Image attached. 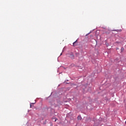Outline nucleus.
<instances>
[{
    "label": "nucleus",
    "instance_id": "nucleus-3",
    "mask_svg": "<svg viewBox=\"0 0 126 126\" xmlns=\"http://www.w3.org/2000/svg\"><path fill=\"white\" fill-rule=\"evenodd\" d=\"M124 51H125V48H124V47H122L121 49V53H123Z\"/></svg>",
    "mask_w": 126,
    "mask_h": 126
},
{
    "label": "nucleus",
    "instance_id": "nucleus-7",
    "mask_svg": "<svg viewBox=\"0 0 126 126\" xmlns=\"http://www.w3.org/2000/svg\"><path fill=\"white\" fill-rule=\"evenodd\" d=\"M76 42H77V40H76L75 42H74L73 43V46H74V44H75V43H76Z\"/></svg>",
    "mask_w": 126,
    "mask_h": 126
},
{
    "label": "nucleus",
    "instance_id": "nucleus-11",
    "mask_svg": "<svg viewBox=\"0 0 126 126\" xmlns=\"http://www.w3.org/2000/svg\"><path fill=\"white\" fill-rule=\"evenodd\" d=\"M62 55H63V53H61V55H60V56H62Z\"/></svg>",
    "mask_w": 126,
    "mask_h": 126
},
{
    "label": "nucleus",
    "instance_id": "nucleus-13",
    "mask_svg": "<svg viewBox=\"0 0 126 126\" xmlns=\"http://www.w3.org/2000/svg\"><path fill=\"white\" fill-rule=\"evenodd\" d=\"M66 84H68V83H66Z\"/></svg>",
    "mask_w": 126,
    "mask_h": 126
},
{
    "label": "nucleus",
    "instance_id": "nucleus-6",
    "mask_svg": "<svg viewBox=\"0 0 126 126\" xmlns=\"http://www.w3.org/2000/svg\"><path fill=\"white\" fill-rule=\"evenodd\" d=\"M95 59H96V58H95V57H92V60H93V61H95Z\"/></svg>",
    "mask_w": 126,
    "mask_h": 126
},
{
    "label": "nucleus",
    "instance_id": "nucleus-5",
    "mask_svg": "<svg viewBox=\"0 0 126 126\" xmlns=\"http://www.w3.org/2000/svg\"><path fill=\"white\" fill-rule=\"evenodd\" d=\"M54 119H55L54 122H57V121H58V118H52V120H54Z\"/></svg>",
    "mask_w": 126,
    "mask_h": 126
},
{
    "label": "nucleus",
    "instance_id": "nucleus-16",
    "mask_svg": "<svg viewBox=\"0 0 126 126\" xmlns=\"http://www.w3.org/2000/svg\"><path fill=\"white\" fill-rule=\"evenodd\" d=\"M50 96H51V95L49 97H50Z\"/></svg>",
    "mask_w": 126,
    "mask_h": 126
},
{
    "label": "nucleus",
    "instance_id": "nucleus-4",
    "mask_svg": "<svg viewBox=\"0 0 126 126\" xmlns=\"http://www.w3.org/2000/svg\"><path fill=\"white\" fill-rule=\"evenodd\" d=\"M35 103H36V102H34V103H30V108H32V105H34V104H35Z\"/></svg>",
    "mask_w": 126,
    "mask_h": 126
},
{
    "label": "nucleus",
    "instance_id": "nucleus-15",
    "mask_svg": "<svg viewBox=\"0 0 126 126\" xmlns=\"http://www.w3.org/2000/svg\"><path fill=\"white\" fill-rule=\"evenodd\" d=\"M64 69H65V68H64Z\"/></svg>",
    "mask_w": 126,
    "mask_h": 126
},
{
    "label": "nucleus",
    "instance_id": "nucleus-12",
    "mask_svg": "<svg viewBox=\"0 0 126 126\" xmlns=\"http://www.w3.org/2000/svg\"><path fill=\"white\" fill-rule=\"evenodd\" d=\"M90 33H91V32H90L88 34H90Z\"/></svg>",
    "mask_w": 126,
    "mask_h": 126
},
{
    "label": "nucleus",
    "instance_id": "nucleus-8",
    "mask_svg": "<svg viewBox=\"0 0 126 126\" xmlns=\"http://www.w3.org/2000/svg\"><path fill=\"white\" fill-rule=\"evenodd\" d=\"M116 50H120V48L119 47L116 48Z\"/></svg>",
    "mask_w": 126,
    "mask_h": 126
},
{
    "label": "nucleus",
    "instance_id": "nucleus-1",
    "mask_svg": "<svg viewBox=\"0 0 126 126\" xmlns=\"http://www.w3.org/2000/svg\"><path fill=\"white\" fill-rule=\"evenodd\" d=\"M82 118L81 117V116L80 115H79L78 117H77V120H78V121H81Z\"/></svg>",
    "mask_w": 126,
    "mask_h": 126
},
{
    "label": "nucleus",
    "instance_id": "nucleus-9",
    "mask_svg": "<svg viewBox=\"0 0 126 126\" xmlns=\"http://www.w3.org/2000/svg\"><path fill=\"white\" fill-rule=\"evenodd\" d=\"M65 81H68V80H65V81H64V82H65Z\"/></svg>",
    "mask_w": 126,
    "mask_h": 126
},
{
    "label": "nucleus",
    "instance_id": "nucleus-14",
    "mask_svg": "<svg viewBox=\"0 0 126 126\" xmlns=\"http://www.w3.org/2000/svg\"><path fill=\"white\" fill-rule=\"evenodd\" d=\"M125 124H126V122H125Z\"/></svg>",
    "mask_w": 126,
    "mask_h": 126
},
{
    "label": "nucleus",
    "instance_id": "nucleus-10",
    "mask_svg": "<svg viewBox=\"0 0 126 126\" xmlns=\"http://www.w3.org/2000/svg\"><path fill=\"white\" fill-rule=\"evenodd\" d=\"M113 31H117V30H113Z\"/></svg>",
    "mask_w": 126,
    "mask_h": 126
},
{
    "label": "nucleus",
    "instance_id": "nucleus-2",
    "mask_svg": "<svg viewBox=\"0 0 126 126\" xmlns=\"http://www.w3.org/2000/svg\"><path fill=\"white\" fill-rule=\"evenodd\" d=\"M69 57L72 60H73V59H74V55H73V54H70V56Z\"/></svg>",
    "mask_w": 126,
    "mask_h": 126
}]
</instances>
